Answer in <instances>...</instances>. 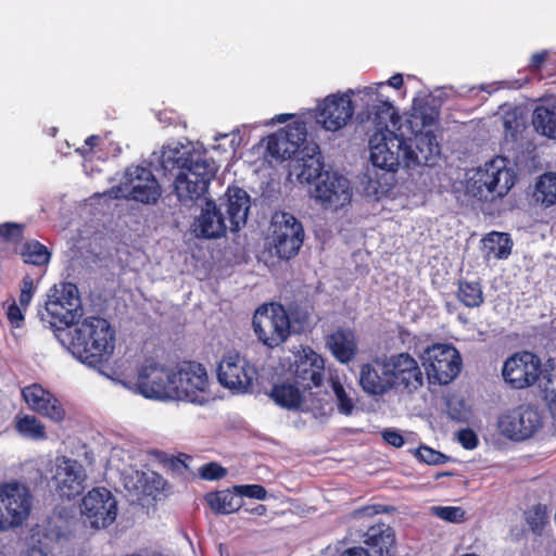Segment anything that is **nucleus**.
Wrapping results in <instances>:
<instances>
[{"mask_svg":"<svg viewBox=\"0 0 556 556\" xmlns=\"http://www.w3.org/2000/svg\"><path fill=\"white\" fill-rule=\"evenodd\" d=\"M441 154V147L432 131L417 132L405 138L394 131L376 135L370 140L372 173L369 186L376 194L388 192L395 185V173L400 166H434Z\"/></svg>","mask_w":556,"mask_h":556,"instance_id":"nucleus-1","label":"nucleus"},{"mask_svg":"<svg viewBox=\"0 0 556 556\" xmlns=\"http://www.w3.org/2000/svg\"><path fill=\"white\" fill-rule=\"evenodd\" d=\"M160 165L164 173L178 170L174 191L178 200L187 206L192 205L206 193L217 172L214 161L207 160L204 153L184 144L164 149Z\"/></svg>","mask_w":556,"mask_h":556,"instance_id":"nucleus-2","label":"nucleus"},{"mask_svg":"<svg viewBox=\"0 0 556 556\" xmlns=\"http://www.w3.org/2000/svg\"><path fill=\"white\" fill-rule=\"evenodd\" d=\"M502 377L513 389L522 390L540 382L543 401L556 422V371L542 374L540 357L529 351L510 355L503 364Z\"/></svg>","mask_w":556,"mask_h":556,"instance_id":"nucleus-3","label":"nucleus"},{"mask_svg":"<svg viewBox=\"0 0 556 556\" xmlns=\"http://www.w3.org/2000/svg\"><path fill=\"white\" fill-rule=\"evenodd\" d=\"M71 348L74 355L90 367L108 362L115 349V330L99 316H90L76 323Z\"/></svg>","mask_w":556,"mask_h":556,"instance_id":"nucleus-4","label":"nucleus"},{"mask_svg":"<svg viewBox=\"0 0 556 556\" xmlns=\"http://www.w3.org/2000/svg\"><path fill=\"white\" fill-rule=\"evenodd\" d=\"M81 313L77 286L73 282L62 281L49 289L45 311H40V316L51 328L63 330L76 324Z\"/></svg>","mask_w":556,"mask_h":556,"instance_id":"nucleus-5","label":"nucleus"},{"mask_svg":"<svg viewBox=\"0 0 556 556\" xmlns=\"http://www.w3.org/2000/svg\"><path fill=\"white\" fill-rule=\"evenodd\" d=\"M172 400L203 404L207 402L210 381L206 368L194 361H184L173 368Z\"/></svg>","mask_w":556,"mask_h":556,"instance_id":"nucleus-6","label":"nucleus"},{"mask_svg":"<svg viewBox=\"0 0 556 556\" xmlns=\"http://www.w3.org/2000/svg\"><path fill=\"white\" fill-rule=\"evenodd\" d=\"M252 326L257 339L269 349L281 345L291 334L290 317L280 303L260 306L253 315Z\"/></svg>","mask_w":556,"mask_h":556,"instance_id":"nucleus-7","label":"nucleus"},{"mask_svg":"<svg viewBox=\"0 0 556 556\" xmlns=\"http://www.w3.org/2000/svg\"><path fill=\"white\" fill-rule=\"evenodd\" d=\"M33 495L27 485L18 482L0 483V531L16 529L28 519Z\"/></svg>","mask_w":556,"mask_h":556,"instance_id":"nucleus-8","label":"nucleus"},{"mask_svg":"<svg viewBox=\"0 0 556 556\" xmlns=\"http://www.w3.org/2000/svg\"><path fill=\"white\" fill-rule=\"evenodd\" d=\"M302 223L292 214L282 212L273 216L269 247L274 254L285 261L295 257L304 242Z\"/></svg>","mask_w":556,"mask_h":556,"instance_id":"nucleus-9","label":"nucleus"},{"mask_svg":"<svg viewBox=\"0 0 556 556\" xmlns=\"http://www.w3.org/2000/svg\"><path fill=\"white\" fill-rule=\"evenodd\" d=\"M516 176L507 167L506 160L495 157L479 167L469 180L471 190L476 195L502 198L515 185Z\"/></svg>","mask_w":556,"mask_h":556,"instance_id":"nucleus-10","label":"nucleus"},{"mask_svg":"<svg viewBox=\"0 0 556 556\" xmlns=\"http://www.w3.org/2000/svg\"><path fill=\"white\" fill-rule=\"evenodd\" d=\"M111 193L114 198H127L143 204H153L161 197V188L153 173L138 165L126 169L124 181L113 187Z\"/></svg>","mask_w":556,"mask_h":556,"instance_id":"nucleus-11","label":"nucleus"},{"mask_svg":"<svg viewBox=\"0 0 556 556\" xmlns=\"http://www.w3.org/2000/svg\"><path fill=\"white\" fill-rule=\"evenodd\" d=\"M422 359L427 376L433 383H450L457 377L462 368L460 354L450 344L438 343L427 348Z\"/></svg>","mask_w":556,"mask_h":556,"instance_id":"nucleus-12","label":"nucleus"},{"mask_svg":"<svg viewBox=\"0 0 556 556\" xmlns=\"http://www.w3.org/2000/svg\"><path fill=\"white\" fill-rule=\"evenodd\" d=\"M269 396L278 406L289 410L321 412L325 405L328 404L330 394L328 391L306 393L294 381H285L275 383Z\"/></svg>","mask_w":556,"mask_h":556,"instance_id":"nucleus-13","label":"nucleus"},{"mask_svg":"<svg viewBox=\"0 0 556 556\" xmlns=\"http://www.w3.org/2000/svg\"><path fill=\"white\" fill-rule=\"evenodd\" d=\"M290 374L295 384L306 393L327 391L324 388L325 359L309 346H301L294 353V361L290 365Z\"/></svg>","mask_w":556,"mask_h":556,"instance_id":"nucleus-14","label":"nucleus"},{"mask_svg":"<svg viewBox=\"0 0 556 556\" xmlns=\"http://www.w3.org/2000/svg\"><path fill=\"white\" fill-rule=\"evenodd\" d=\"M497 427L504 437L514 441H523L543 427V416L532 405L521 404L502 414L498 417Z\"/></svg>","mask_w":556,"mask_h":556,"instance_id":"nucleus-15","label":"nucleus"},{"mask_svg":"<svg viewBox=\"0 0 556 556\" xmlns=\"http://www.w3.org/2000/svg\"><path fill=\"white\" fill-rule=\"evenodd\" d=\"M173 368L161 365L153 357L146 358L139 366L136 388L147 399L172 400Z\"/></svg>","mask_w":556,"mask_h":556,"instance_id":"nucleus-16","label":"nucleus"},{"mask_svg":"<svg viewBox=\"0 0 556 556\" xmlns=\"http://www.w3.org/2000/svg\"><path fill=\"white\" fill-rule=\"evenodd\" d=\"M117 511L115 496L104 486L92 488L81 498V516L94 529L111 526L116 520Z\"/></svg>","mask_w":556,"mask_h":556,"instance_id":"nucleus-17","label":"nucleus"},{"mask_svg":"<svg viewBox=\"0 0 556 556\" xmlns=\"http://www.w3.org/2000/svg\"><path fill=\"white\" fill-rule=\"evenodd\" d=\"M256 376L255 366L238 353L225 355L217 367L219 383L230 390L248 391L253 387Z\"/></svg>","mask_w":556,"mask_h":556,"instance_id":"nucleus-18","label":"nucleus"},{"mask_svg":"<svg viewBox=\"0 0 556 556\" xmlns=\"http://www.w3.org/2000/svg\"><path fill=\"white\" fill-rule=\"evenodd\" d=\"M355 92L349 90L343 94H330L319 104L316 113L317 123L328 131H337L343 128L354 115L352 96Z\"/></svg>","mask_w":556,"mask_h":556,"instance_id":"nucleus-19","label":"nucleus"},{"mask_svg":"<svg viewBox=\"0 0 556 556\" xmlns=\"http://www.w3.org/2000/svg\"><path fill=\"white\" fill-rule=\"evenodd\" d=\"M311 195L323 207L338 210L351 202L352 189L344 176L326 170L311 190Z\"/></svg>","mask_w":556,"mask_h":556,"instance_id":"nucleus-20","label":"nucleus"},{"mask_svg":"<svg viewBox=\"0 0 556 556\" xmlns=\"http://www.w3.org/2000/svg\"><path fill=\"white\" fill-rule=\"evenodd\" d=\"M86 471L76 459L66 456L56 459L52 483L60 497L75 498L85 489Z\"/></svg>","mask_w":556,"mask_h":556,"instance_id":"nucleus-21","label":"nucleus"},{"mask_svg":"<svg viewBox=\"0 0 556 556\" xmlns=\"http://www.w3.org/2000/svg\"><path fill=\"white\" fill-rule=\"evenodd\" d=\"M356 96L365 103V110L357 115L359 122H370L376 129L369 141L376 135L390 131L388 129V121L394 115L392 103L387 100H380L378 93L371 87H365L362 91H357Z\"/></svg>","mask_w":556,"mask_h":556,"instance_id":"nucleus-22","label":"nucleus"},{"mask_svg":"<svg viewBox=\"0 0 556 556\" xmlns=\"http://www.w3.org/2000/svg\"><path fill=\"white\" fill-rule=\"evenodd\" d=\"M392 389L402 387L413 392L420 388L424 377L417 361L408 353H399L387 358Z\"/></svg>","mask_w":556,"mask_h":556,"instance_id":"nucleus-23","label":"nucleus"},{"mask_svg":"<svg viewBox=\"0 0 556 556\" xmlns=\"http://www.w3.org/2000/svg\"><path fill=\"white\" fill-rule=\"evenodd\" d=\"M22 395L29 408L55 422L65 418V409L61 402L40 384L34 383L22 390Z\"/></svg>","mask_w":556,"mask_h":556,"instance_id":"nucleus-24","label":"nucleus"},{"mask_svg":"<svg viewBox=\"0 0 556 556\" xmlns=\"http://www.w3.org/2000/svg\"><path fill=\"white\" fill-rule=\"evenodd\" d=\"M387 358L375 357L361 365L358 383L369 395H383L392 389Z\"/></svg>","mask_w":556,"mask_h":556,"instance_id":"nucleus-25","label":"nucleus"},{"mask_svg":"<svg viewBox=\"0 0 556 556\" xmlns=\"http://www.w3.org/2000/svg\"><path fill=\"white\" fill-rule=\"evenodd\" d=\"M225 202L220 206H225L227 217L231 231H238L241 226L247 223L248 214L250 211V195L248 192L237 186H229L225 193Z\"/></svg>","mask_w":556,"mask_h":556,"instance_id":"nucleus-26","label":"nucleus"},{"mask_svg":"<svg viewBox=\"0 0 556 556\" xmlns=\"http://www.w3.org/2000/svg\"><path fill=\"white\" fill-rule=\"evenodd\" d=\"M363 543L367 556H390L396 543L395 532L389 525L378 522L363 534Z\"/></svg>","mask_w":556,"mask_h":556,"instance_id":"nucleus-27","label":"nucleus"},{"mask_svg":"<svg viewBox=\"0 0 556 556\" xmlns=\"http://www.w3.org/2000/svg\"><path fill=\"white\" fill-rule=\"evenodd\" d=\"M197 227L198 236L205 239H215L226 233L229 224H227L220 207L213 200H207L197 220Z\"/></svg>","mask_w":556,"mask_h":556,"instance_id":"nucleus-28","label":"nucleus"},{"mask_svg":"<svg viewBox=\"0 0 556 556\" xmlns=\"http://www.w3.org/2000/svg\"><path fill=\"white\" fill-rule=\"evenodd\" d=\"M326 345L341 364H349L355 358L358 351L354 333L342 328L327 336Z\"/></svg>","mask_w":556,"mask_h":556,"instance_id":"nucleus-29","label":"nucleus"},{"mask_svg":"<svg viewBox=\"0 0 556 556\" xmlns=\"http://www.w3.org/2000/svg\"><path fill=\"white\" fill-rule=\"evenodd\" d=\"M316 149H318V147L312 149L313 154L304 152L300 154L299 157H293L296 162L294 169H299V172H296V177L300 182H306L309 185L313 182L316 184L326 172L324 170V162L320 156L316 155Z\"/></svg>","mask_w":556,"mask_h":556,"instance_id":"nucleus-30","label":"nucleus"},{"mask_svg":"<svg viewBox=\"0 0 556 556\" xmlns=\"http://www.w3.org/2000/svg\"><path fill=\"white\" fill-rule=\"evenodd\" d=\"M279 135L293 157H299L300 154L304 153L307 149L306 138L307 128L304 122H294L287 125Z\"/></svg>","mask_w":556,"mask_h":556,"instance_id":"nucleus-31","label":"nucleus"},{"mask_svg":"<svg viewBox=\"0 0 556 556\" xmlns=\"http://www.w3.org/2000/svg\"><path fill=\"white\" fill-rule=\"evenodd\" d=\"M205 501L214 513L222 515L235 513L242 506V498L230 490L210 492L205 495Z\"/></svg>","mask_w":556,"mask_h":556,"instance_id":"nucleus-32","label":"nucleus"},{"mask_svg":"<svg viewBox=\"0 0 556 556\" xmlns=\"http://www.w3.org/2000/svg\"><path fill=\"white\" fill-rule=\"evenodd\" d=\"M482 242L488 256L506 260L511 253L513 241L506 232L492 231L482 239Z\"/></svg>","mask_w":556,"mask_h":556,"instance_id":"nucleus-33","label":"nucleus"},{"mask_svg":"<svg viewBox=\"0 0 556 556\" xmlns=\"http://www.w3.org/2000/svg\"><path fill=\"white\" fill-rule=\"evenodd\" d=\"M456 298L468 308H477L484 303V294L479 281L458 280Z\"/></svg>","mask_w":556,"mask_h":556,"instance_id":"nucleus-34","label":"nucleus"},{"mask_svg":"<svg viewBox=\"0 0 556 556\" xmlns=\"http://www.w3.org/2000/svg\"><path fill=\"white\" fill-rule=\"evenodd\" d=\"M532 124L543 136L556 139V106L539 105L532 116Z\"/></svg>","mask_w":556,"mask_h":556,"instance_id":"nucleus-35","label":"nucleus"},{"mask_svg":"<svg viewBox=\"0 0 556 556\" xmlns=\"http://www.w3.org/2000/svg\"><path fill=\"white\" fill-rule=\"evenodd\" d=\"M20 255L25 264L46 266L51 258L48 248L38 240H29L23 243Z\"/></svg>","mask_w":556,"mask_h":556,"instance_id":"nucleus-36","label":"nucleus"},{"mask_svg":"<svg viewBox=\"0 0 556 556\" xmlns=\"http://www.w3.org/2000/svg\"><path fill=\"white\" fill-rule=\"evenodd\" d=\"M534 198L544 206L556 204V173H545L535 184Z\"/></svg>","mask_w":556,"mask_h":556,"instance_id":"nucleus-37","label":"nucleus"},{"mask_svg":"<svg viewBox=\"0 0 556 556\" xmlns=\"http://www.w3.org/2000/svg\"><path fill=\"white\" fill-rule=\"evenodd\" d=\"M525 521L529 529L536 535H541L548 523L549 515L547 506L536 504L525 510Z\"/></svg>","mask_w":556,"mask_h":556,"instance_id":"nucleus-38","label":"nucleus"},{"mask_svg":"<svg viewBox=\"0 0 556 556\" xmlns=\"http://www.w3.org/2000/svg\"><path fill=\"white\" fill-rule=\"evenodd\" d=\"M15 428L21 435L28 439L43 440L47 437L46 427L35 416L17 417Z\"/></svg>","mask_w":556,"mask_h":556,"instance_id":"nucleus-39","label":"nucleus"},{"mask_svg":"<svg viewBox=\"0 0 556 556\" xmlns=\"http://www.w3.org/2000/svg\"><path fill=\"white\" fill-rule=\"evenodd\" d=\"M506 139L517 141L526 128L525 121L516 112H507L503 117Z\"/></svg>","mask_w":556,"mask_h":556,"instance_id":"nucleus-40","label":"nucleus"},{"mask_svg":"<svg viewBox=\"0 0 556 556\" xmlns=\"http://www.w3.org/2000/svg\"><path fill=\"white\" fill-rule=\"evenodd\" d=\"M331 386L337 399L339 413L345 416L351 415L354 409V403L346 393L343 384L339 380H331Z\"/></svg>","mask_w":556,"mask_h":556,"instance_id":"nucleus-41","label":"nucleus"},{"mask_svg":"<svg viewBox=\"0 0 556 556\" xmlns=\"http://www.w3.org/2000/svg\"><path fill=\"white\" fill-rule=\"evenodd\" d=\"M266 149L268 153L276 159L293 160L288 146L283 143L279 132L268 137Z\"/></svg>","mask_w":556,"mask_h":556,"instance_id":"nucleus-42","label":"nucleus"},{"mask_svg":"<svg viewBox=\"0 0 556 556\" xmlns=\"http://www.w3.org/2000/svg\"><path fill=\"white\" fill-rule=\"evenodd\" d=\"M395 507L392 505H383V504H371L365 505L354 509L350 516L352 519H361L364 517H372L379 514H391L395 511Z\"/></svg>","mask_w":556,"mask_h":556,"instance_id":"nucleus-43","label":"nucleus"},{"mask_svg":"<svg viewBox=\"0 0 556 556\" xmlns=\"http://www.w3.org/2000/svg\"><path fill=\"white\" fill-rule=\"evenodd\" d=\"M432 511L437 517L448 522L458 523L466 519L465 510L458 506H435Z\"/></svg>","mask_w":556,"mask_h":556,"instance_id":"nucleus-44","label":"nucleus"},{"mask_svg":"<svg viewBox=\"0 0 556 556\" xmlns=\"http://www.w3.org/2000/svg\"><path fill=\"white\" fill-rule=\"evenodd\" d=\"M416 456L428 465H442L448 460V456L426 445L417 448Z\"/></svg>","mask_w":556,"mask_h":556,"instance_id":"nucleus-45","label":"nucleus"},{"mask_svg":"<svg viewBox=\"0 0 556 556\" xmlns=\"http://www.w3.org/2000/svg\"><path fill=\"white\" fill-rule=\"evenodd\" d=\"M25 226L17 223L0 224V236L7 242L18 243L23 239Z\"/></svg>","mask_w":556,"mask_h":556,"instance_id":"nucleus-46","label":"nucleus"},{"mask_svg":"<svg viewBox=\"0 0 556 556\" xmlns=\"http://www.w3.org/2000/svg\"><path fill=\"white\" fill-rule=\"evenodd\" d=\"M233 491L239 495L240 498L245 496L249 498L264 501L267 497V491L261 484H239L233 486Z\"/></svg>","mask_w":556,"mask_h":556,"instance_id":"nucleus-47","label":"nucleus"},{"mask_svg":"<svg viewBox=\"0 0 556 556\" xmlns=\"http://www.w3.org/2000/svg\"><path fill=\"white\" fill-rule=\"evenodd\" d=\"M199 475L203 480L215 481L225 478L227 469L216 462H210L200 467Z\"/></svg>","mask_w":556,"mask_h":556,"instance_id":"nucleus-48","label":"nucleus"},{"mask_svg":"<svg viewBox=\"0 0 556 556\" xmlns=\"http://www.w3.org/2000/svg\"><path fill=\"white\" fill-rule=\"evenodd\" d=\"M34 292H35L34 279L29 275L24 276L22 279L21 293H20V298H18L20 305L27 307L31 301Z\"/></svg>","mask_w":556,"mask_h":556,"instance_id":"nucleus-49","label":"nucleus"},{"mask_svg":"<svg viewBox=\"0 0 556 556\" xmlns=\"http://www.w3.org/2000/svg\"><path fill=\"white\" fill-rule=\"evenodd\" d=\"M155 458L164 465V467L173 470L179 471L181 468H186L187 465L182 458L179 456H169L165 452L156 451Z\"/></svg>","mask_w":556,"mask_h":556,"instance_id":"nucleus-50","label":"nucleus"},{"mask_svg":"<svg viewBox=\"0 0 556 556\" xmlns=\"http://www.w3.org/2000/svg\"><path fill=\"white\" fill-rule=\"evenodd\" d=\"M457 439L462 446L466 450H473L479 444V439L476 432L470 428L459 430Z\"/></svg>","mask_w":556,"mask_h":556,"instance_id":"nucleus-51","label":"nucleus"},{"mask_svg":"<svg viewBox=\"0 0 556 556\" xmlns=\"http://www.w3.org/2000/svg\"><path fill=\"white\" fill-rule=\"evenodd\" d=\"M23 306H18L15 302H13L7 312V316L11 325L15 328H20L24 321V315L22 312Z\"/></svg>","mask_w":556,"mask_h":556,"instance_id":"nucleus-52","label":"nucleus"},{"mask_svg":"<svg viewBox=\"0 0 556 556\" xmlns=\"http://www.w3.org/2000/svg\"><path fill=\"white\" fill-rule=\"evenodd\" d=\"M383 440L394 447H402L405 443L404 437L396 430L386 429L382 432Z\"/></svg>","mask_w":556,"mask_h":556,"instance_id":"nucleus-53","label":"nucleus"},{"mask_svg":"<svg viewBox=\"0 0 556 556\" xmlns=\"http://www.w3.org/2000/svg\"><path fill=\"white\" fill-rule=\"evenodd\" d=\"M22 556H52V554L38 542V544L28 546L27 549L23 552Z\"/></svg>","mask_w":556,"mask_h":556,"instance_id":"nucleus-54","label":"nucleus"},{"mask_svg":"<svg viewBox=\"0 0 556 556\" xmlns=\"http://www.w3.org/2000/svg\"><path fill=\"white\" fill-rule=\"evenodd\" d=\"M548 53L546 51L536 52L532 55L530 61V68L532 71H539L543 63L547 60Z\"/></svg>","mask_w":556,"mask_h":556,"instance_id":"nucleus-55","label":"nucleus"},{"mask_svg":"<svg viewBox=\"0 0 556 556\" xmlns=\"http://www.w3.org/2000/svg\"><path fill=\"white\" fill-rule=\"evenodd\" d=\"M340 556H367L364 547L354 546L345 549Z\"/></svg>","mask_w":556,"mask_h":556,"instance_id":"nucleus-56","label":"nucleus"},{"mask_svg":"<svg viewBox=\"0 0 556 556\" xmlns=\"http://www.w3.org/2000/svg\"><path fill=\"white\" fill-rule=\"evenodd\" d=\"M388 84L395 89H400L404 84L403 76L401 74H395L389 78Z\"/></svg>","mask_w":556,"mask_h":556,"instance_id":"nucleus-57","label":"nucleus"},{"mask_svg":"<svg viewBox=\"0 0 556 556\" xmlns=\"http://www.w3.org/2000/svg\"><path fill=\"white\" fill-rule=\"evenodd\" d=\"M100 141V137L97 135H91L85 140V144L88 147L89 151H92V149L98 144Z\"/></svg>","mask_w":556,"mask_h":556,"instance_id":"nucleus-58","label":"nucleus"},{"mask_svg":"<svg viewBox=\"0 0 556 556\" xmlns=\"http://www.w3.org/2000/svg\"><path fill=\"white\" fill-rule=\"evenodd\" d=\"M251 514L257 516H264L267 513V507L263 504H258L250 510Z\"/></svg>","mask_w":556,"mask_h":556,"instance_id":"nucleus-59","label":"nucleus"},{"mask_svg":"<svg viewBox=\"0 0 556 556\" xmlns=\"http://www.w3.org/2000/svg\"><path fill=\"white\" fill-rule=\"evenodd\" d=\"M438 114H431V115H426L424 113H421V118H422V123L425 125H430L434 122L435 117H437Z\"/></svg>","mask_w":556,"mask_h":556,"instance_id":"nucleus-60","label":"nucleus"},{"mask_svg":"<svg viewBox=\"0 0 556 556\" xmlns=\"http://www.w3.org/2000/svg\"><path fill=\"white\" fill-rule=\"evenodd\" d=\"M291 117H292V115H291V114H279V115H277V116H276V118H275V119H276V122H278V123H285V122H287L288 119H290Z\"/></svg>","mask_w":556,"mask_h":556,"instance_id":"nucleus-61","label":"nucleus"},{"mask_svg":"<svg viewBox=\"0 0 556 556\" xmlns=\"http://www.w3.org/2000/svg\"><path fill=\"white\" fill-rule=\"evenodd\" d=\"M0 556H5L3 553L0 552Z\"/></svg>","mask_w":556,"mask_h":556,"instance_id":"nucleus-62","label":"nucleus"}]
</instances>
